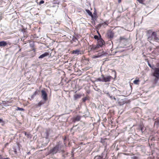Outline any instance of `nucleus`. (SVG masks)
<instances>
[{"label":"nucleus","mask_w":159,"mask_h":159,"mask_svg":"<svg viewBox=\"0 0 159 159\" xmlns=\"http://www.w3.org/2000/svg\"><path fill=\"white\" fill-rule=\"evenodd\" d=\"M153 76L155 77V80L159 79V68H155L153 73Z\"/></svg>","instance_id":"f257e3e1"},{"label":"nucleus","mask_w":159,"mask_h":159,"mask_svg":"<svg viewBox=\"0 0 159 159\" xmlns=\"http://www.w3.org/2000/svg\"><path fill=\"white\" fill-rule=\"evenodd\" d=\"M153 76L155 77V80L159 79V68H155L153 73Z\"/></svg>","instance_id":"f03ea898"},{"label":"nucleus","mask_w":159,"mask_h":159,"mask_svg":"<svg viewBox=\"0 0 159 159\" xmlns=\"http://www.w3.org/2000/svg\"><path fill=\"white\" fill-rule=\"evenodd\" d=\"M101 77L103 78V82H110L111 80L113 78L110 75H107L106 76H105L103 74L102 75Z\"/></svg>","instance_id":"7ed1b4c3"},{"label":"nucleus","mask_w":159,"mask_h":159,"mask_svg":"<svg viewBox=\"0 0 159 159\" xmlns=\"http://www.w3.org/2000/svg\"><path fill=\"white\" fill-rule=\"evenodd\" d=\"M98 48L97 46L94 44L90 45L88 47L89 52L95 51Z\"/></svg>","instance_id":"20e7f679"},{"label":"nucleus","mask_w":159,"mask_h":159,"mask_svg":"<svg viewBox=\"0 0 159 159\" xmlns=\"http://www.w3.org/2000/svg\"><path fill=\"white\" fill-rule=\"evenodd\" d=\"M59 145H56L50 150V152L53 154L56 153L59 151Z\"/></svg>","instance_id":"39448f33"},{"label":"nucleus","mask_w":159,"mask_h":159,"mask_svg":"<svg viewBox=\"0 0 159 159\" xmlns=\"http://www.w3.org/2000/svg\"><path fill=\"white\" fill-rule=\"evenodd\" d=\"M41 92L42 93V97L43 99L45 102L46 101L48 100L47 94V93L43 90H42Z\"/></svg>","instance_id":"423d86ee"},{"label":"nucleus","mask_w":159,"mask_h":159,"mask_svg":"<svg viewBox=\"0 0 159 159\" xmlns=\"http://www.w3.org/2000/svg\"><path fill=\"white\" fill-rule=\"evenodd\" d=\"M98 45L100 47H102L104 44L105 42L102 39H100L98 40Z\"/></svg>","instance_id":"0eeeda50"},{"label":"nucleus","mask_w":159,"mask_h":159,"mask_svg":"<svg viewBox=\"0 0 159 159\" xmlns=\"http://www.w3.org/2000/svg\"><path fill=\"white\" fill-rule=\"evenodd\" d=\"M46 102H45L44 101H40L38 103L36 104L35 105V107L36 108L39 107H41V106L44 104Z\"/></svg>","instance_id":"6e6552de"},{"label":"nucleus","mask_w":159,"mask_h":159,"mask_svg":"<svg viewBox=\"0 0 159 159\" xmlns=\"http://www.w3.org/2000/svg\"><path fill=\"white\" fill-rule=\"evenodd\" d=\"M108 36L110 38H113L114 35V33L111 31H109L107 33Z\"/></svg>","instance_id":"1a4fd4ad"},{"label":"nucleus","mask_w":159,"mask_h":159,"mask_svg":"<svg viewBox=\"0 0 159 159\" xmlns=\"http://www.w3.org/2000/svg\"><path fill=\"white\" fill-rule=\"evenodd\" d=\"M152 38H154V39L156 40H157L159 39L157 37L156 33L155 32H153L152 33Z\"/></svg>","instance_id":"9d476101"},{"label":"nucleus","mask_w":159,"mask_h":159,"mask_svg":"<svg viewBox=\"0 0 159 159\" xmlns=\"http://www.w3.org/2000/svg\"><path fill=\"white\" fill-rule=\"evenodd\" d=\"M49 55V53L48 52H45L43 54L39 57V59H41L44 58V57L47 56H48Z\"/></svg>","instance_id":"9b49d317"},{"label":"nucleus","mask_w":159,"mask_h":159,"mask_svg":"<svg viewBox=\"0 0 159 159\" xmlns=\"http://www.w3.org/2000/svg\"><path fill=\"white\" fill-rule=\"evenodd\" d=\"M80 118H81V117L80 116H76L75 117L73 118V121L74 122H75L76 121H79L80 120Z\"/></svg>","instance_id":"f8f14e48"},{"label":"nucleus","mask_w":159,"mask_h":159,"mask_svg":"<svg viewBox=\"0 0 159 159\" xmlns=\"http://www.w3.org/2000/svg\"><path fill=\"white\" fill-rule=\"evenodd\" d=\"M72 53L78 55L80 54H81L80 51L79 50L77 49L75 50H73Z\"/></svg>","instance_id":"ddd939ff"},{"label":"nucleus","mask_w":159,"mask_h":159,"mask_svg":"<svg viewBox=\"0 0 159 159\" xmlns=\"http://www.w3.org/2000/svg\"><path fill=\"white\" fill-rule=\"evenodd\" d=\"M7 45V43L4 41L0 42V47L5 46Z\"/></svg>","instance_id":"4468645a"},{"label":"nucleus","mask_w":159,"mask_h":159,"mask_svg":"<svg viewBox=\"0 0 159 159\" xmlns=\"http://www.w3.org/2000/svg\"><path fill=\"white\" fill-rule=\"evenodd\" d=\"M86 12L87 13L92 17H93V16L92 13L89 10H86Z\"/></svg>","instance_id":"2eb2a0df"},{"label":"nucleus","mask_w":159,"mask_h":159,"mask_svg":"<svg viewBox=\"0 0 159 159\" xmlns=\"http://www.w3.org/2000/svg\"><path fill=\"white\" fill-rule=\"evenodd\" d=\"M81 97V95L78 94H75L74 96V98L75 100H76L78 98H80Z\"/></svg>","instance_id":"dca6fc26"},{"label":"nucleus","mask_w":159,"mask_h":159,"mask_svg":"<svg viewBox=\"0 0 159 159\" xmlns=\"http://www.w3.org/2000/svg\"><path fill=\"white\" fill-rule=\"evenodd\" d=\"M30 47L32 48V50L34 51V52L35 51V49L34 47V44L33 43L32 44H30Z\"/></svg>","instance_id":"f3484780"},{"label":"nucleus","mask_w":159,"mask_h":159,"mask_svg":"<svg viewBox=\"0 0 159 159\" xmlns=\"http://www.w3.org/2000/svg\"><path fill=\"white\" fill-rule=\"evenodd\" d=\"M39 92L38 90L36 91L33 93V94L32 96V98L34 97L36 95L38 94V93Z\"/></svg>","instance_id":"a211bd4d"},{"label":"nucleus","mask_w":159,"mask_h":159,"mask_svg":"<svg viewBox=\"0 0 159 159\" xmlns=\"http://www.w3.org/2000/svg\"><path fill=\"white\" fill-rule=\"evenodd\" d=\"M139 79L136 80L134 81L133 83L134 84H139Z\"/></svg>","instance_id":"6ab92c4d"},{"label":"nucleus","mask_w":159,"mask_h":159,"mask_svg":"<svg viewBox=\"0 0 159 159\" xmlns=\"http://www.w3.org/2000/svg\"><path fill=\"white\" fill-rule=\"evenodd\" d=\"M95 159H102L103 157L101 156H95Z\"/></svg>","instance_id":"aec40b11"},{"label":"nucleus","mask_w":159,"mask_h":159,"mask_svg":"<svg viewBox=\"0 0 159 159\" xmlns=\"http://www.w3.org/2000/svg\"><path fill=\"white\" fill-rule=\"evenodd\" d=\"M97 80L98 81H100V82H101V81L103 82V78H102H102H99L97 79Z\"/></svg>","instance_id":"412c9836"},{"label":"nucleus","mask_w":159,"mask_h":159,"mask_svg":"<svg viewBox=\"0 0 159 159\" xmlns=\"http://www.w3.org/2000/svg\"><path fill=\"white\" fill-rule=\"evenodd\" d=\"M0 123H2V125L4 124V122L2 119L0 118Z\"/></svg>","instance_id":"4be33fe9"},{"label":"nucleus","mask_w":159,"mask_h":159,"mask_svg":"<svg viewBox=\"0 0 159 159\" xmlns=\"http://www.w3.org/2000/svg\"><path fill=\"white\" fill-rule=\"evenodd\" d=\"M25 136H26L28 138H29L30 137H31V134H30L29 133H27L26 132H25Z\"/></svg>","instance_id":"5701e85b"},{"label":"nucleus","mask_w":159,"mask_h":159,"mask_svg":"<svg viewBox=\"0 0 159 159\" xmlns=\"http://www.w3.org/2000/svg\"><path fill=\"white\" fill-rule=\"evenodd\" d=\"M120 40H127V39L124 37H120Z\"/></svg>","instance_id":"b1692460"},{"label":"nucleus","mask_w":159,"mask_h":159,"mask_svg":"<svg viewBox=\"0 0 159 159\" xmlns=\"http://www.w3.org/2000/svg\"><path fill=\"white\" fill-rule=\"evenodd\" d=\"M16 110L24 111V110L23 108H20L19 107H17Z\"/></svg>","instance_id":"393cba45"},{"label":"nucleus","mask_w":159,"mask_h":159,"mask_svg":"<svg viewBox=\"0 0 159 159\" xmlns=\"http://www.w3.org/2000/svg\"><path fill=\"white\" fill-rule=\"evenodd\" d=\"M8 102H9L8 101H2V103L3 104H4V105L6 106V104L7 103H8Z\"/></svg>","instance_id":"a878e982"},{"label":"nucleus","mask_w":159,"mask_h":159,"mask_svg":"<svg viewBox=\"0 0 159 159\" xmlns=\"http://www.w3.org/2000/svg\"><path fill=\"white\" fill-rule=\"evenodd\" d=\"M140 3L143 4L144 0H137Z\"/></svg>","instance_id":"bb28decb"},{"label":"nucleus","mask_w":159,"mask_h":159,"mask_svg":"<svg viewBox=\"0 0 159 159\" xmlns=\"http://www.w3.org/2000/svg\"><path fill=\"white\" fill-rule=\"evenodd\" d=\"M94 39H97L98 40V39H98V36L97 35H94Z\"/></svg>","instance_id":"cd10ccee"},{"label":"nucleus","mask_w":159,"mask_h":159,"mask_svg":"<svg viewBox=\"0 0 159 159\" xmlns=\"http://www.w3.org/2000/svg\"><path fill=\"white\" fill-rule=\"evenodd\" d=\"M44 1L43 0H41V1L39 3V5H41V4H43V3H44Z\"/></svg>","instance_id":"c85d7f7f"},{"label":"nucleus","mask_w":159,"mask_h":159,"mask_svg":"<svg viewBox=\"0 0 159 159\" xmlns=\"http://www.w3.org/2000/svg\"><path fill=\"white\" fill-rule=\"evenodd\" d=\"M0 159H10V158L8 157L3 158L2 156L0 154Z\"/></svg>","instance_id":"c756f323"},{"label":"nucleus","mask_w":159,"mask_h":159,"mask_svg":"<svg viewBox=\"0 0 159 159\" xmlns=\"http://www.w3.org/2000/svg\"><path fill=\"white\" fill-rule=\"evenodd\" d=\"M101 24H102V25H107L108 24L106 22H104L102 23Z\"/></svg>","instance_id":"7c9ffc66"},{"label":"nucleus","mask_w":159,"mask_h":159,"mask_svg":"<svg viewBox=\"0 0 159 159\" xmlns=\"http://www.w3.org/2000/svg\"><path fill=\"white\" fill-rule=\"evenodd\" d=\"M87 98L86 97L83 98V101L84 102H85V101L87 100Z\"/></svg>","instance_id":"2f4dec72"},{"label":"nucleus","mask_w":159,"mask_h":159,"mask_svg":"<svg viewBox=\"0 0 159 159\" xmlns=\"http://www.w3.org/2000/svg\"><path fill=\"white\" fill-rule=\"evenodd\" d=\"M64 139V142H65V140H66V136H65V137H64V139Z\"/></svg>","instance_id":"473e14b6"},{"label":"nucleus","mask_w":159,"mask_h":159,"mask_svg":"<svg viewBox=\"0 0 159 159\" xmlns=\"http://www.w3.org/2000/svg\"><path fill=\"white\" fill-rule=\"evenodd\" d=\"M118 2L120 3L121 2V0H118Z\"/></svg>","instance_id":"72a5a7b5"},{"label":"nucleus","mask_w":159,"mask_h":159,"mask_svg":"<svg viewBox=\"0 0 159 159\" xmlns=\"http://www.w3.org/2000/svg\"><path fill=\"white\" fill-rule=\"evenodd\" d=\"M98 57V56H93V58H97Z\"/></svg>","instance_id":"f704fd0d"},{"label":"nucleus","mask_w":159,"mask_h":159,"mask_svg":"<svg viewBox=\"0 0 159 159\" xmlns=\"http://www.w3.org/2000/svg\"><path fill=\"white\" fill-rule=\"evenodd\" d=\"M114 72L115 73V75L116 76V72L115 71H114Z\"/></svg>","instance_id":"c9c22d12"},{"label":"nucleus","mask_w":159,"mask_h":159,"mask_svg":"<svg viewBox=\"0 0 159 159\" xmlns=\"http://www.w3.org/2000/svg\"><path fill=\"white\" fill-rule=\"evenodd\" d=\"M114 99L115 100H116V98H115V97H114Z\"/></svg>","instance_id":"e433bc0d"},{"label":"nucleus","mask_w":159,"mask_h":159,"mask_svg":"<svg viewBox=\"0 0 159 159\" xmlns=\"http://www.w3.org/2000/svg\"><path fill=\"white\" fill-rule=\"evenodd\" d=\"M143 128L141 127V129H143Z\"/></svg>","instance_id":"4c0bfd02"},{"label":"nucleus","mask_w":159,"mask_h":159,"mask_svg":"<svg viewBox=\"0 0 159 159\" xmlns=\"http://www.w3.org/2000/svg\"><path fill=\"white\" fill-rule=\"evenodd\" d=\"M149 66L150 67H151V66H150V64H149Z\"/></svg>","instance_id":"58836bf2"}]
</instances>
